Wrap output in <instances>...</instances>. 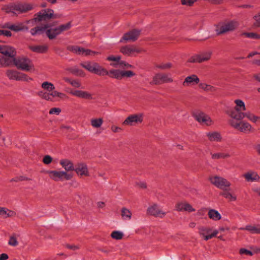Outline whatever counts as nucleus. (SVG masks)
<instances>
[{"instance_id":"4be33fe9","label":"nucleus","mask_w":260,"mask_h":260,"mask_svg":"<svg viewBox=\"0 0 260 260\" xmlns=\"http://www.w3.org/2000/svg\"><path fill=\"white\" fill-rule=\"evenodd\" d=\"M241 230H246L252 234H260V224L256 225H247L244 228H240Z\"/></svg>"},{"instance_id":"5701e85b","label":"nucleus","mask_w":260,"mask_h":260,"mask_svg":"<svg viewBox=\"0 0 260 260\" xmlns=\"http://www.w3.org/2000/svg\"><path fill=\"white\" fill-rule=\"evenodd\" d=\"M28 48L32 52L37 53H44L47 52L48 47L47 45L29 46Z\"/></svg>"},{"instance_id":"f3484780","label":"nucleus","mask_w":260,"mask_h":260,"mask_svg":"<svg viewBox=\"0 0 260 260\" xmlns=\"http://www.w3.org/2000/svg\"><path fill=\"white\" fill-rule=\"evenodd\" d=\"M74 171L79 175L89 176L87 167L84 163H78L75 165Z\"/></svg>"},{"instance_id":"aec40b11","label":"nucleus","mask_w":260,"mask_h":260,"mask_svg":"<svg viewBox=\"0 0 260 260\" xmlns=\"http://www.w3.org/2000/svg\"><path fill=\"white\" fill-rule=\"evenodd\" d=\"M239 118L238 120H241L244 117L247 118L249 120L253 122H256L257 120L260 119V117L256 116L250 112H244V113H240L239 115L237 116Z\"/></svg>"},{"instance_id":"c03bdc74","label":"nucleus","mask_w":260,"mask_h":260,"mask_svg":"<svg viewBox=\"0 0 260 260\" xmlns=\"http://www.w3.org/2000/svg\"><path fill=\"white\" fill-rule=\"evenodd\" d=\"M123 236V233L118 231H114L112 232L111 236L113 239L116 240H120L122 238Z\"/></svg>"},{"instance_id":"9b49d317","label":"nucleus","mask_w":260,"mask_h":260,"mask_svg":"<svg viewBox=\"0 0 260 260\" xmlns=\"http://www.w3.org/2000/svg\"><path fill=\"white\" fill-rule=\"evenodd\" d=\"M195 119L200 123L209 126L213 123V121L209 116L202 112H198L194 114Z\"/></svg>"},{"instance_id":"0e129e2a","label":"nucleus","mask_w":260,"mask_h":260,"mask_svg":"<svg viewBox=\"0 0 260 260\" xmlns=\"http://www.w3.org/2000/svg\"><path fill=\"white\" fill-rule=\"evenodd\" d=\"M184 203H180L176 205V209L178 211H184Z\"/></svg>"},{"instance_id":"09e8293b","label":"nucleus","mask_w":260,"mask_h":260,"mask_svg":"<svg viewBox=\"0 0 260 260\" xmlns=\"http://www.w3.org/2000/svg\"><path fill=\"white\" fill-rule=\"evenodd\" d=\"M172 64L171 63H162L161 64L156 65V67L162 70H166L171 68Z\"/></svg>"},{"instance_id":"e433bc0d","label":"nucleus","mask_w":260,"mask_h":260,"mask_svg":"<svg viewBox=\"0 0 260 260\" xmlns=\"http://www.w3.org/2000/svg\"><path fill=\"white\" fill-rule=\"evenodd\" d=\"M84 48L78 46H69L68 47V50L76 53L78 55L83 54Z\"/></svg>"},{"instance_id":"6ab92c4d","label":"nucleus","mask_w":260,"mask_h":260,"mask_svg":"<svg viewBox=\"0 0 260 260\" xmlns=\"http://www.w3.org/2000/svg\"><path fill=\"white\" fill-rule=\"evenodd\" d=\"M49 26L48 24H44L42 26H37L30 30V32L32 36L41 35L43 33L46 34V31L48 29Z\"/></svg>"},{"instance_id":"0eeeda50","label":"nucleus","mask_w":260,"mask_h":260,"mask_svg":"<svg viewBox=\"0 0 260 260\" xmlns=\"http://www.w3.org/2000/svg\"><path fill=\"white\" fill-rule=\"evenodd\" d=\"M6 75L10 80L26 81L32 80V78L28 77L26 74L14 70H7Z\"/></svg>"},{"instance_id":"ddd939ff","label":"nucleus","mask_w":260,"mask_h":260,"mask_svg":"<svg viewBox=\"0 0 260 260\" xmlns=\"http://www.w3.org/2000/svg\"><path fill=\"white\" fill-rule=\"evenodd\" d=\"M211 230L209 228L206 227H201L199 229V233L201 235H202L204 240L207 241L212 238L216 236L218 234L217 231H214L212 234H210Z\"/></svg>"},{"instance_id":"a18cd8bd","label":"nucleus","mask_w":260,"mask_h":260,"mask_svg":"<svg viewBox=\"0 0 260 260\" xmlns=\"http://www.w3.org/2000/svg\"><path fill=\"white\" fill-rule=\"evenodd\" d=\"M38 95L47 101H52V98L50 97V93L40 91L38 92Z\"/></svg>"},{"instance_id":"79ce46f5","label":"nucleus","mask_w":260,"mask_h":260,"mask_svg":"<svg viewBox=\"0 0 260 260\" xmlns=\"http://www.w3.org/2000/svg\"><path fill=\"white\" fill-rule=\"evenodd\" d=\"M103 120L101 118H94L91 120V125L95 128L100 127L103 124Z\"/></svg>"},{"instance_id":"864d4df0","label":"nucleus","mask_w":260,"mask_h":260,"mask_svg":"<svg viewBox=\"0 0 260 260\" xmlns=\"http://www.w3.org/2000/svg\"><path fill=\"white\" fill-rule=\"evenodd\" d=\"M230 124L232 126H233L235 128L238 129L239 130V127H240L241 125V121L237 122L235 121L234 120H231L230 121Z\"/></svg>"},{"instance_id":"412c9836","label":"nucleus","mask_w":260,"mask_h":260,"mask_svg":"<svg viewBox=\"0 0 260 260\" xmlns=\"http://www.w3.org/2000/svg\"><path fill=\"white\" fill-rule=\"evenodd\" d=\"M70 93L74 96H76L78 98L85 99H92V97L90 93L87 91L79 90H72L70 92Z\"/></svg>"},{"instance_id":"13d9d810","label":"nucleus","mask_w":260,"mask_h":260,"mask_svg":"<svg viewBox=\"0 0 260 260\" xmlns=\"http://www.w3.org/2000/svg\"><path fill=\"white\" fill-rule=\"evenodd\" d=\"M0 36H5L10 37L12 36V33L9 30L0 29Z\"/></svg>"},{"instance_id":"393cba45","label":"nucleus","mask_w":260,"mask_h":260,"mask_svg":"<svg viewBox=\"0 0 260 260\" xmlns=\"http://www.w3.org/2000/svg\"><path fill=\"white\" fill-rule=\"evenodd\" d=\"M60 164L66 171H74L75 166L73 162L68 159H61Z\"/></svg>"},{"instance_id":"bf43d9fd","label":"nucleus","mask_w":260,"mask_h":260,"mask_svg":"<svg viewBox=\"0 0 260 260\" xmlns=\"http://www.w3.org/2000/svg\"><path fill=\"white\" fill-rule=\"evenodd\" d=\"M195 210L191 207V206L188 203H184V211L188 212H192Z\"/></svg>"},{"instance_id":"6e6552de","label":"nucleus","mask_w":260,"mask_h":260,"mask_svg":"<svg viewBox=\"0 0 260 260\" xmlns=\"http://www.w3.org/2000/svg\"><path fill=\"white\" fill-rule=\"evenodd\" d=\"M212 54V51H206L201 53L200 54H197L191 56L188 60L190 62H202L209 60Z\"/></svg>"},{"instance_id":"9d476101","label":"nucleus","mask_w":260,"mask_h":260,"mask_svg":"<svg viewBox=\"0 0 260 260\" xmlns=\"http://www.w3.org/2000/svg\"><path fill=\"white\" fill-rule=\"evenodd\" d=\"M141 30L138 29H134L124 34L120 40V42L123 41L134 42L136 41L140 35Z\"/></svg>"},{"instance_id":"7ed1b4c3","label":"nucleus","mask_w":260,"mask_h":260,"mask_svg":"<svg viewBox=\"0 0 260 260\" xmlns=\"http://www.w3.org/2000/svg\"><path fill=\"white\" fill-rule=\"evenodd\" d=\"M215 31L217 35H220L234 30L238 26V23L233 20L220 23L215 25Z\"/></svg>"},{"instance_id":"338daca9","label":"nucleus","mask_w":260,"mask_h":260,"mask_svg":"<svg viewBox=\"0 0 260 260\" xmlns=\"http://www.w3.org/2000/svg\"><path fill=\"white\" fill-rule=\"evenodd\" d=\"M8 258V255L6 253H2L0 254V260H6Z\"/></svg>"},{"instance_id":"7c9ffc66","label":"nucleus","mask_w":260,"mask_h":260,"mask_svg":"<svg viewBox=\"0 0 260 260\" xmlns=\"http://www.w3.org/2000/svg\"><path fill=\"white\" fill-rule=\"evenodd\" d=\"M63 80L65 82L70 83L73 87L75 88H83V87H82L81 82L78 80H73L68 77H64Z\"/></svg>"},{"instance_id":"cd10ccee","label":"nucleus","mask_w":260,"mask_h":260,"mask_svg":"<svg viewBox=\"0 0 260 260\" xmlns=\"http://www.w3.org/2000/svg\"><path fill=\"white\" fill-rule=\"evenodd\" d=\"M96 62L86 61L81 63L80 65L90 72L93 73L96 65Z\"/></svg>"},{"instance_id":"39448f33","label":"nucleus","mask_w":260,"mask_h":260,"mask_svg":"<svg viewBox=\"0 0 260 260\" xmlns=\"http://www.w3.org/2000/svg\"><path fill=\"white\" fill-rule=\"evenodd\" d=\"M53 11L51 9L42 10L35 15V17L33 19L27 21L26 23L28 24L34 21L35 22H40L49 20L53 17Z\"/></svg>"},{"instance_id":"a19ab883","label":"nucleus","mask_w":260,"mask_h":260,"mask_svg":"<svg viewBox=\"0 0 260 260\" xmlns=\"http://www.w3.org/2000/svg\"><path fill=\"white\" fill-rule=\"evenodd\" d=\"M251 128V125L246 122L241 121L240 127H239V131L242 132H246L249 131Z\"/></svg>"},{"instance_id":"2eb2a0df","label":"nucleus","mask_w":260,"mask_h":260,"mask_svg":"<svg viewBox=\"0 0 260 260\" xmlns=\"http://www.w3.org/2000/svg\"><path fill=\"white\" fill-rule=\"evenodd\" d=\"M147 213L150 215L156 217H163L166 215V213L160 210L157 204L149 207L147 209Z\"/></svg>"},{"instance_id":"f704fd0d","label":"nucleus","mask_w":260,"mask_h":260,"mask_svg":"<svg viewBox=\"0 0 260 260\" xmlns=\"http://www.w3.org/2000/svg\"><path fill=\"white\" fill-rule=\"evenodd\" d=\"M67 70L68 71H69L70 73H71L72 74L77 75V76L84 77L85 75L84 72L83 70L79 69L77 67H74L68 68L67 69Z\"/></svg>"},{"instance_id":"680f3d73","label":"nucleus","mask_w":260,"mask_h":260,"mask_svg":"<svg viewBox=\"0 0 260 260\" xmlns=\"http://www.w3.org/2000/svg\"><path fill=\"white\" fill-rule=\"evenodd\" d=\"M197 0H181L182 5L191 6Z\"/></svg>"},{"instance_id":"c756f323","label":"nucleus","mask_w":260,"mask_h":260,"mask_svg":"<svg viewBox=\"0 0 260 260\" xmlns=\"http://www.w3.org/2000/svg\"><path fill=\"white\" fill-rule=\"evenodd\" d=\"M247 181H255L260 180V177L255 172L247 173L244 175Z\"/></svg>"},{"instance_id":"8fccbe9b","label":"nucleus","mask_w":260,"mask_h":260,"mask_svg":"<svg viewBox=\"0 0 260 260\" xmlns=\"http://www.w3.org/2000/svg\"><path fill=\"white\" fill-rule=\"evenodd\" d=\"M99 54V52H98L93 51L90 49H83V54H85V55H94Z\"/></svg>"},{"instance_id":"6e6d98bb","label":"nucleus","mask_w":260,"mask_h":260,"mask_svg":"<svg viewBox=\"0 0 260 260\" xmlns=\"http://www.w3.org/2000/svg\"><path fill=\"white\" fill-rule=\"evenodd\" d=\"M61 112V110L59 108H51L49 111L50 114H56L59 115Z\"/></svg>"},{"instance_id":"603ef678","label":"nucleus","mask_w":260,"mask_h":260,"mask_svg":"<svg viewBox=\"0 0 260 260\" xmlns=\"http://www.w3.org/2000/svg\"><path fill=\"white\" fill-rule=\"evenodd\" d=\"M135 75V74L133 71H122V77H131L132 76H134Z\"/></svg>"},{"instance_id":"4d7b16f0","label":"nucleus","mask_w":260,"mask_h":260,"mask_svg":"<svg viewBox=\"0 0 260 260\" xmlns=\"http://www.w3.org/2000/svg\"><path fill=\"white\" fill-rule=\"evenodd\" d=\"M52 160V157L48 155H45L43 159V162L46 165H48L51 163Z\"/></svg>"},{"instance_id":"2f4dec72","label":"nucleus","mask_w":260,"mask_h":260,"mask_svg":"<svg viewBox=\"0 0 260 260\" xmlns=\"http://www.w3.org/2000/svg\"><path fill=\"white\" fill-rule=\"evenodd\" d=\"M208 216L210 219L215 221L219 220L221 218V216L218 211L214 209L209 210Z\"/></svg>"},{"instance_id":"ea45409f","label":"nucleus","mask_w":260,"mask_h":260,"mask_svg":"<svg viewBox=\"0 0 260 260\" xmlns=\"http://www.w3.org/2000/svg\"><path fill=\"white\" fill-rule=\"evenodd\" d=\"M41 87L45 90L48 91H51L55 89L54 85L51 82L48 81L44 82L42 83Z\"/></svg>"},{"instance_id":"c85d7f7f","label":"nucleus","mask_w":260,"mask_h":260,"mask_svg":"<svg viewBox=\"0 0 260 260\" xmlns=\"http://www.w3.org/2000/svg\"><path fill=\"white\" fill-rule=\"evenodd\" d=\"M10 29L18 32L22 30H27L28 29V27L24 25L22 23H19L17 24H12L11 25Z\"/></svg>"},{"instance_id":"e2e57ef3","label":"nucleus","mask_w":260,"mask_h":260,"mask_svg":"<svg viewBox=\"0 0 260 260\" xmlns=\"http://www.w3.org/2000/svg\"><path fill=\"white\" fill-rule=\"evenodd\" d=\"M254 19L255 20L254 25L256 26L260 27V13L254 16Z\"/></svg>"},{"instance_id":"b1692460","label":"nucleus","mask_w":260,"mask_h":260,"mask_svg":"<svg viewBox=\"0 0 260 260\" xmlns=\"http://www.w3.org/2000/svg\"><path fill=\"white\" fill-rule=\"evenodd\" d=\"M200 82L199 78L196 75H192L190 76H188L185 78L184 82H183V85L186 86L189 84H198Z\"/></svg>"},{"instance_id":"423d86ee","label":"nucleus","mask_w":260,"mask_h":260,"mask_svg":"<svg viewBox=\"0 0 260 260\" xmlns=\"http://www.w3.org/2000/svg\"><path fill=\"white\" fill-rule=\"evenodd\" d=\"M46 173L49 175L50 178L55 181L62 180L63 179L69 180L73 177L72 174H68L64 171H47Z\"/></svg>"},{"instance_id":"1a4fd4ad","label":"nucleus","mask_w":260,"mask_h":260,"mask_svg":"<svg viewBox=\"0 0 260 260\" xmlns=\"http://www.w3.org/2000/svg\"><path fill=\"white\" fill-rule=\"evenodd\" d=\"M210 180L213 184L221 189H224L231 185L229 181L221 177L214 176L211 178Z\"/></svg>"},{"instance_id":"58836bf2","label":"nucleus","mask_w":260,"mask_h":260,"mask_svg":"<svg viewBox=\"0 0 260 260\" xmlns=\"http://www.w3.org/2000/svg\"><path fill=\"white\" fill-rule=\"evenodd\" d=\"M224 191L220 193V195L224 197L225 198L230 200L231 201H234L236 200V197L233 196L230 192L228 190L227 188H225Z\"/></svg>"},{"instance_id":"37998d69","label":"nucleus","mask_w":260,"mask_h":260,"mask_svg":"<svg viewBox=\"0 0 260 260\" xmlns=\"http://www.w3.org/2000/svg\"><path fill=\"white\" fill-rule=\"evenodd\" d=\"M241 36H244L246 38L252 39H259L260 35L255 32H244L241 34Z\"/></svg>"},{"instance_id":"a878e982","label":"nucleus","mask_w":260,"mask_h":260,"mask_svg":"<svg viewBox=\"0 0 260 260\" xmlns=\"http://www.w3.org/2000/svg\"><path fill=\"white\" fill-rule=\"evenodd\" d=\"M206 136L210 141L219 142L222 138L220 133L217 132L207 133Z\"/></svg>"},{"instance_id":"f257e3e1","label":"nucleus","mask_w":260,"mask_h":260,"mask_svg":"<svg viewBox=\"0 0 260 260\" xmlns=\"http://www.w3.org/2000/svg\"><path fill=\"white\" fill-rule=\"evenodd\" d=\"M235 103L236 106L234 108H228L225 112L232 118L238 120L239 118L237 116L240 113H244L242 111L246 110V107L244 103L241 100H236Z\"/></svg>"},{"instance_id":"49530a36","label":"nucleus","mask_w":260,"mask_h":260,"mask_svg":"<svg viewBox=\"0 0 260 260\" xmlns=\"http://www.w3.org/2000/svg\"><path fill=\"white\" fill-rule=\"evenodd\" d=\"M51 91L52 92L50 93V97H51L52 98H55V97H58L60 99H63L66 96V94L63 93L59 92H58V91H57L56 90H54Z\"/></svg>"},{"instance_id":"a211bd4d","label":"nucleus","mask_w":260,"mask_h":260,"mask_svg":"<svg viewBox=\"0 0 260 260\" xmlns=\"http://www.w3.org/2000/svg\"><path fill=\"white\" fill-rule=\"evenodd\" d=\"M0 53L6 56L14 57L16 55V52L13 47L7 46H2L0 45Z\"/></svg>"},{"instance_id":"69168bd1","label":"nucleus","mask_w":260,"mask_h":260,"mask_svg":"<svg viewBox=\"0 0 260 260\" xmlns=\"http://www.w3.org/2000/svg\"><path fill=\"white\" fill-rule=\"evenodd\" d=\"M66 247L68 248H69V249H71L73 250H76L77 249H78L79 248V247L77 245H69V244H68L67 245Z\"/></svg>"},{"instance_id":"774afa93","label":"nucleus","mask_w":260,"mask_h":260,"mask_svg":"<svg viewBox=\"0 0 260 260\" xmlns=\"http://www.w3.org/2000/svg\"><path fill=\"white\" fill-rule=\"evenodd\" d=\"M253 191L260 197V187H254L252 189Z\"/></svg>"},{"instance_id":"f03ea898","label":"nucleus","mask_w":260,"mask_h":260,"mask_svg":"<svg viewBox=\"0 0 260 260\" xmlns=\"http://www.w3.org/2000/svg\"><path fill=\"white\" fill-rule=\"evenodd\" d=\"M13 58V62L18 69L24 71H30L34 70L32 61L27 57Z\"/></svg>"},{"instance_id":"f8f14e48","label":"nucleus","mask_w":260,"mask_h":260,"mask_svg":"<svg viewBox=\"0 0 260 260\" xmlns=\"http://www.w3.org/2000/svg\"><path fill=\"white\" fill-rule=\"evenodd\" d=\"M143 121L142 115L134 114L127 117L123 121V124L135 125L136 124L141 123Z\"/></svg>"},{"instance_id":"bb28decb","label":"nucleus","mask_w":260,"mask_h":260,"mask_svg":"<svg viewBox=\"0 0 260 260\" xmlns=\"http://www.w3.org/2000/svg\"><path fill=\"white\" fill-rule=\"evenodd\" d=\"M32 9V6L29 4H20L15 6V10L22 13L26 12Z\"/></svg>"},{"instance_id":"5fc2aeb1","label":"nucleus","mask_w":260,"mask_h":260,"mask_svg":"<svg viewBox=\"0 0 260 260\" xmlns=\"http://www.w3.org/2000/svg\"><path fill=\"white\" fill-rule=\"evenodd\" d=\"M239 253L241 254H246L248 255H252L253 254L252 251L245 248H241L240 249Z\"/></svg>"},{"instance_id":"3c124183","label":"nucleus","mask_w":260,"mask_h":260,"mask_svg":"<svg viewBox=\"0 0 260 260\" xmlns=\"http://www.w3.org/2000/svg\"><path fill=\"white\" fill-rule=\"evenodd\" d=\"M107 59L109 61H114L118 63L119 64V61H120V57L119 56H114L113 55L109 56L107 58Z\"/></svg>"},{"instance_id":"4c0bfd02","label":"nucleus","mask_w":260,"mask_h":260,"mask_svg":"<svg viewBox=\"0 0 260 260\" xmlns=\"http://www.w3.org/2000/svg\"><path fill=\"white\" fill-rule=\"evenodd\" d=\"M211 157L213 159H218L220 158H225L230 157L229 153H225L223 152L211 153Z\"/></svg>"},{"instance_id":"4468645a","label":"nucleus","mask_w":260,"mask_h":260,"mask_svg":"<svg viewBox=\"0 0 260 260\" xmlns=\"http://www.w3.org/2000/svg\"><path fill=\"white\" fill-rule=\"evenodd\" d=\"M173 80L168 77V75L165 74H157L153 79V83L155 84H160L162 83L172 82Z\"/></svg>"},{"instance_id":"72a5a7b5","label":"nucleus","mask_w":260,"mask_h":260,"mask_svg":"<svg viewBox=\"0 0 260 260\" xmlns=\"http://www.w3.org/2000/svg\"><path fill=\"white\" fill-rule=\"evenodd\" d=\"M108 72L97 63L93 73L99 76H105L108 75Z\"/></svg>"},{"instance_id":"de8ad7c7","label":"nucleus","mask_w":260,"mask_h":260,"mask_svg":"<svg viewBox=\"0 0 260 260\" xmlns=\"http://www.w3.org/2000/svg\"><path fill=\"white\" fill-rule=\"evenodd\" d=\"M8 244L12 246H16L18 245V242L17 240L15 234H14L10 237Z\"/></svg>"},{"instance_id":"c9c22d12","label":"nucleus","mask_w":260,"mask_h":260,"mask_svg":"<svg viewBox=\"0 0 260 260\" xmlns=\"http://www.w3.org/2000/svg\"><path fill=\"white\" fill-rule=\"evenodd\" d=\"M121 215L123 220H130L132 217L131 212L126 208H122L121 211Z\"/></svg>"},{"instance_id":"dca6fc26","label":"nucleus","mask_w":260,"mask_h":260,"mask_svg":"<svg viewBox=\"0 0 260 260\" xmlns=\"http://www.w3.org/2000/svg\"><path fill=\"white\" fill-rule=\"evenodd\" d=\"M120 52L124 55L131 56L134 53H140L141 50L133 45H126L120 48Z\"/></svg>"},{"instance_id":"473e14b6","label":"nucleus","mask_w":260,"mask_h":260,"mask_svg":"<svg viewBox=\"0 0 260 260\" xmlns=\"http://www.w3.org/2000/svg\"><path fill=\"white\" fill-rule=\"evenodd\" d=\"M108 76L113 78L120 79L122 78V71L119 70L112 69L108 72Z\"/></svg>"},{"instance_id":"052dcab7","label":"nucleus","mask_w":260,"mask_h":260,"mask_svg":"<svg viewBox=\"0 0 260 260\" xmlns=\"http://www.w3.org/2000/svg\"><path fill=\"white\" fill-rule=\"evenodd\" d=\"M119 66L120 67H125L126 68H131L133 66L129 63L126 62L125 61L120 60L119 61Z\"/></svg>"},{"instance_id":"20e7f679","label":"nucleus","mask_w":260,"mask_h":260,"mask_svg":"<svg viewBox=\"0 0 260 260\" xmlns=\"http://www.w3.org/2000/svg\"><path fill=\"white\" fill-rule=\"evenodd\" d=\"M72 26L71 22H69L66 24H61L54 28H48L46 31V36L50 40L55 39L56 36L60 35L63 31L68 30Z\"/></svg>"}]
</instances>
